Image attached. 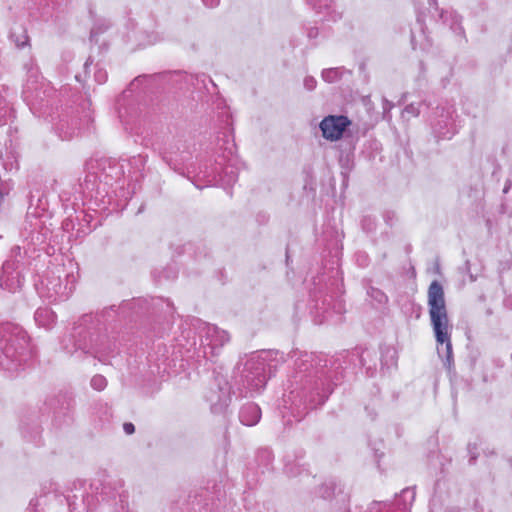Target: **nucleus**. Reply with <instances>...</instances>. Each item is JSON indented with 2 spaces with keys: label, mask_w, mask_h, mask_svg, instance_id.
Instances as JSON below:
<instances>
[{
  "label": "nucleus",
  "mask_w": 512,
  "mask_h": 512,
  "mask_svg": "<svg viewBox=\"0 0 512 512\" xmlns=\"http://www.w3.org/2000/svg\"><path fill=\"white\" fill-rule=\"evenodd\" d=\"M428 306L431 325L438 343V354L445 357L448 367L452 363L451 325L449 324L444 290L438 281L428 288Z\"/></svg>",
  "instance_id": "obj_1"
},
{
  "label": "nucleus",
  "mask_w": 512,
  "mask_h": 512,
  "mask_svg": "<svg viewBox=\"0 0 512 512\" xmlns=\"http://www.w3.org/2000/svg\"><path fill=\"white\" fill-rule=\"evenodd\" d=\"M28 346V338L22 329L7 327L0 334V365L6 367L9 361L16 359Z\"/></svg>",
  "instance_id": "obj_2"
},
{
  "label": "nucleus",
  "mask_w": 512,
  "mask_h": 512,
  "mask_svg": "<svg viewBox=\"0 0 512 512\" xmlns=\"http://www.w3.org/2000/svg\"><path fill=\"white\" fill-rule=\"evenodd\" d=\"M351 125V121L346 116L330 115L325 117L320 123V129L325 139L337 141L344 131Z\"/></svg>",
  "instance_id": "obj_3"
},
{
  "label": "nucleus",
  "mask_w": 512,
  "mask_h": 512,
  "mask_svg": "<svg viewBox=\"0 0 512 512\" xmlns=\"http://www.w3.org/2000/svg\"><path fill=\"white\" fill-rule=\"evenodd\" d=\"M264 367V359H262L260 355H253L245 364V369L248 371V374L245 375L247 381L254 382L255 380H257V382L255 383L256 387L264 383Z\"/></svg>",
  "instance_id": "obj_4"
},
{
  "label": "nucleus",
  "mask_w": 512,
  "mask_h": 512,
  "mask_svg": "<svg viewBox=\"0 0 512 512\" xmlns=\"http://www.w3.org/2000/svg\"><path fill=\"white\" fill-rule=\"evenodd\" d=\"M260 417V408L255 404H248L241 409L240 420L246 426L255 425L258 423Z\"/></svg>",
  "instance_id": "obj_5"
},
{
  "label": "nucleus",
  "mask_w": 512,
  "mask_h": 512,
  "mask_svg": "<svg viewBox=\"0 0 512 512\" xmlns=\"http://www.w3.org/2000/svg\"><path fill=\"white\" fill-rule=\"evenodd\" d=\"M322 78L328 83H333L339 78V71L337 69H327L322 72Z\"/></svg>",
  "instance_id": "obj_6"
},
{
  "label": "nucleus",
  "mask_w": 512,
  "mask_h": 512,
  "mask_svg": "<svg viewBox=\"0 0 512 512\" xmlns=\"http://www.w3.org/2000/svg\"><path fill=\"white\" fill-rule=\"evenodd\" d=\"M91 385L94 389L101 391L106 386V379L101 375H95L91 380Z\"/></svg>",
  "instance_id": "obj_7"
},
{
  "label": "nucleus",
  "mask_w": 512,
  "mask_h": 512,
  "mask_svg": "<svg viewBox=\"0 0 512 512\" xmlns=\"http://www.w3.org/2000/svg\"><path fill=\"white\" fill-rule=\"evenodd\" d=\"M208 334H215L219 338L221 344L229 340L227 333L225 331H219L216 327H209Z\"/></svg>",
  "instance_id": "obj_8"
},
{
  "label": "nucleus",
  "mask_w": 512,
  "mask_h": 512,
  "mask_svg": "<svg viewBox=\"0 0 512 512\" xmlns=\"http://www.w3.org/2000/svg\"><path fill=\"white\" fill-rule=\"evenodd\" d=\"M48 316H52V312L47 309H38L35 313V319L40 325H46L42 318Z\"/></svg>",
  "instance_id": "obj_9"
},
{
  "label": "nucleus",
  "mask_w": 512,
  "mask_h": 512,
  "mask_svg": "<svg viewBox=\"0 0 512 512\" xmlns=\"http://www.w3.org/2000/svg\"><path fill=\"white\" fill-rule=\"evenodd\" d=\"M14 41L18 47H23L28 42V36L25 34V32H22V34L18 38H16Z\"/></svg>",
  "instance_id": "obj_10"
},
{
  "label": "nucleus",
  "mask_w": 512,
  "mask_h": 512,
  "mask_svg": "<svg viewBox=\"0 0 512 512\" xmlns=\"http://www.w3.org/2000/svg\"><path fill=\"white\" fill-rule=\"evenodd\" d=\"M304 86L308 90H313L316 87V80L313 77H306L304 80Z\"/></svg>",
  "instance_id": "obj_11"
},
{
  "label": "nucleus",
  "mask_w": 512,
  "mask_h": 512,
  "mask_svg": "<svg viewBox=\"0 0 512 512\" xmlns=\"http://www.w3.org/2000/svg\"><path fill=\"white\" fill-rule=\"evenodd\" d=\"M123 429H124L125 433L128 435L133 434L135 431V427L132 423H124Z\"/></svg>",
  "instance_id": "obj_12"
},
{
  "label": "nucleus",
  "mask_w": 512,
  "mask_h": 512,
  "mask_svg": "<svg viewBox=\"0 0 512 512\" xmlns=\"http://www.w3.org/2000/svg\"><path fill=\"white\" fill-rule=\"evenodd\" d=\"M413 107L412 106H409V107H406V111L409 112L410 110H412Z\"/></svg>",
  "instance_id": "obj_13"
}]
</instances>
